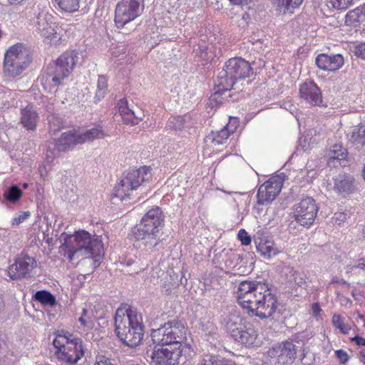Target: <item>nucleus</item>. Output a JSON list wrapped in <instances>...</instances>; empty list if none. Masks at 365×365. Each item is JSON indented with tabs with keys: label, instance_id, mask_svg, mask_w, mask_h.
<instances>
[{
	"label": "nucleus",
	"instance_id": "1",
	"mask_svg": "<svg viewBox=\"0 0 365 365\" xmlns=\"http://www.w3.org/2000/svg\"><path fill=\"white\" fill-rule=\"evenodd\" d=\"M237 299L240 307L250 316L261 319L272 317L279 303L267 282L243 281L238 285Z\"/></svg>",
	"mask_w": 365,
	"mask_h": 365
},
{
	"label": "nucleus",
	"instance_id": "2",
	"mask_svg": "<svg viewBox=\"0 0 365 365\" xmlns=\"http://www.w3.org/2000/svg\"><path fill=\"white\" fill-rule=\"evenodd\" d=\"M63 241L60 252L69 261L80 259L88 260L93 268L98 266L103 254L102 242L98 237H92L85 230H79L73 235L63 232L60 236Z\"/></svg>",
	"mask_w": 365,
	"mask_h": 365
},
{
	"label": "nucleus",
	"instance_id": "3",
	"mask_svg": "<svg viewBox=\"0 0 365 365\" xmlns=\"http://www.w3.org/2000/svg\"><path fill=\"white\" fill-rule=\"evenodd\" d=\"M164 226V215L159 207H155L147 212L140 223L133 229V235L137 240L158 251L165 247L164 238L160 230Z\"/></svg>",
	"mask_w": 365,
	"mask_h": 365
},
{
	"label": "nucleus",
	"instance_id": "4",
	"mask_svg": "<svg viewBox=\"0 0 365 365\" xmlns=\"http://www.w3.org/2000/svg\"><path fill=\"white\" fill-rule=\"evenodd\" d=\"M252 74L253 70L248 61L242 58L229 59L215 81V86L217 90L215 95L231 89H236L235 86L237 81L250 78Z\"/></svg>",
	"mask_w": 365,
	"mask_h": 365
},
{
	"label": "nucleus",
	"instance_id": "5",
	"mask_svg": "<svg viewBox=\"0 0 365 365\" xmlns=\"http://www.w3.org/2000/svg\"><path fill=\"white\" fill-rule=\"evenodd\" d=\"M78 59L74 51L61 54L53 64H50L41 76V84L49 92L56 91L62 81L68 78L74 68Z\"/></svg>",
	"mask_w": 365,
	"mask_h": 365
},
{
	"label": "nucleus",
	"instance_id": "6",
	"mask_svg": "<svg viewBox=\"0 0 365 365\" xmlns=\"http://www.w3.org/2000/svg\"><path fill=\"white\" fill-rule=\"evenodd\" d=\"M53 345L54 355L62 365H75L84 355L81 339L68 332L56 333Z\"/></svg>",
	"mask_w": 365,
	"mask_h": 365
},
{
	"label": "nucleus",
	"instance_id": "7",
	"mask_svg": "<svg viewBox=\"0 0 365 365\" xmlns=\"http://www.w3.org/2000/svg\"><path fill=\"white\" fill-rule=\"evenodd\" d=\"M186 329L184 323L174 319L165 322L158 329L151 330L150 336L154 344L160 346H172L185 349L182 345L186 338Z\"/></svg>",
	"mask_w": 365,
	"mask_h": 365
},
{
	"label": "nucleus",
	"instance_id": "8",
	"mask_svg": "<svg viewBox=\"0 0 365 365\" xmlns=\"http://www.w3.org/2000/svg\"><path fill=\"white\" fill-rule=\"evenodd\" d=\"M30 63L28 49L22 44L14 45L4 55V73L7 76L16 78L27 68Z\"/></svg>",
	"mask_w": 365,
	"mask_h": 365
},
{
	"label": "nucleus",
	"instance_id": "9",
	"mask_svg": "<svg viewBox=\"0 0 365 365\" xmlns=\"http://www.w3.org/2000/svg\"><path fill=\"white\" fill-rule=\"evenodd\" d=\"M292 341H286L269 349L256 365H292L298 351Z\"/></svg>",
	"mask_w": 365,
	"mask_h": 365
},
{
	"label": "nucleus",
	"instance_id": "10",
	"mask_svg": "<svg viewBox=\"0 0 365 365\" xmlns=\"http://www.w3.org/2000/svg\"><path fill=\"white\" fill-rule=\"evenodd\" d=\"M151 177L150 168L146 166L140 168L139 169H130L123 173L115 190V198H119L120 202L125 200L121 192L128 197L129 191L136 189L144 182L148 180ZM116 189V187H115Z\"/></svg>",
	"mask_w": 365,
	"mask_h": 365
},
{
	"label": "nucleus",
	"instance_id": "11",
	"mask_svg": "<svg viewBox=\"0 0 365 365\" xmlns=\"http://www.w3.org/2000/svg\"><path fill=\"white\" fill-rule=\"evenodd\" d=\"M144 335L143 325L138 319L130 324L118 325L115 327V336L125 346L134 348L138 346Z\"/></svg>",
	"mask_w": 365,
	"mask_h": 365
},
{
	"label": "nucleus",
	"instance_id": "12",
	"mask_svg": "<svg viewBox=\"0 0 365 365\" xmlns=\"http://www.w3.org/2000/svg\"><path fill=\"white\" fill-rule=\"evenodd\" d=\"M155 345L154 349L147 356L150 365H178L182 356L183 348L161 346Z\"/></svg>",
	"mask_w": 365,
	"mask_h": 365
},
{
	"label": "nucleus",
	"instance_id": "13",
	"mask_svg": "<svg viewBox=\"0 0 365 365\" xmlns=\"http://www.w3.org/2000/svg\"><path fill=\"white\" fill-rule=\"evenodd\" d=\"M318 210L315 200L311 197H307L294 205V217L301 226L309 227L314 222Z\"/></svg>",
	"mask_w": 365,
	"mask_h": 365
},
{
	"label": "nucleus",
	"instance_id": "14",
	"mask_svg": "<svg viewBox=\"0 0 365 365\" xmlns=\"http://www.w3.org/2000/svg\"><path fill=\"white\" fill-rule=\"evenodd\" d=\"M143 0H122L115 6V26L122 27L140 14Z\"/></svg>",
	"mask_w": 365,
	"mask_h": 365
},
{
	"label": "nucleus",
	"instance_id": "15",
	"mask_svg": "<svg viewBox=\"0 0 365 365\" xmlns=\"http://www.w3.org/2000/svg\"><path fill=\"white\" fill-rule=\"evenodd\" d=\"M36 265L34 258L26 255H21L15 259V262L9 266L8 275L12 279L26 277Z\"/></svg>",
	"mask_w": 365,
	"mask_h": 365
},
{
	"label": "nucleus",
	"instance_id": "16",
	"mask_svg": "<svg viewBox=\"0 0 365 365\" xmlns=\"http://www.w3.org/2000/svg\"><path fill=\"white\" fill-rule=\"evenodd\" d=\"M282 187V181L275 178H270L261 185L257 194L258 203L264 205L274 200L281 191Z\"/></svg>",
	"mask_w": 365,
	"mask_h": 365
},
{
	"label": "nucleus",
	"instance_id": "17",
	"mask_svg": "<svg viewBox=\"0 0 365 365\" xmlns=\"http://www.w3.org/2000/svg\"><path fill=\"white\" fill-rule=\"evenodd\" d=\"M315 63L320 70L334 72L343 66L344 59L343 56L339 53H320L316 57Z\"/></svg>",
	"mask_w": 365,
	"mask_h": 365
},
{
	"label": "nucleus",
	"instance_id": "18",
	"mask_svg": "<svg viewBox=\"0 0 365 365\" xmlns=\"http://www.w3.org/2000/svg\"><path fill=\"white\" fill-rule=\"evenodd\" d=\"M299 94L301 98L312 106H319L322 102L321 91L312 81L302 83L299 88Z\"/></svg>",
	"mask_w": 365,
	"mask_h": 365
},
{
	"label": "nucleus",
	"instance_id": "19",
	"mask_svg": "<svg viewBox=\"0 0 365 365\" xmlns=\"http://www.w3.org/2000/svg\"><path fill=\"white\" fill-rule=\"evenodd\" d=\"M53 16L46 11H41L36 16L35 21L36 31L42 36L48 38L55 33V24Z\"/></svg>",
	"mask_w": 365,
	"mask_h": 365
},
{
	"label": "nucleus",
	"instance_id": "20",
	"mask_svg": "<svg viewBox=\"0 0 365 365\" xmlns=\"http://www.w3.org/2000/svg\"><path fill=\"white\" fill-rule=\"evenodd\" d=\"M80 133L75 130H69L61 134V137L55 141L54 149L58 152H65L78 144H82Z\"/></svg>",
	"mask_w": 365,
	"mask_h": 365
},
{
	"label": "nucleus",
	"instance_id": "21",
	"mask_svg": "<svg viewBox=\"0 0 365 365\" xmlns=\"http://www.w3.org/2000/svg\"><path fill=\"white\" fill-rule=\"evenodd\" d=\"M119 116L124 124L135 125L143 120V114H136L134 110L128 107V101L125 98L120 99L118 103Z\"/></svg>",
	"mask_w": 365,
	"mask_h": 365
},
{
	"label": "nucleus",
	"instance_id": "22",
	"mask_svg": "<svg viewBox=\"0 0 365 365\" xmlns=\"http://www.w3.org/2000/svg\"><path fill=\"white\" fill-rule=\"evenodd\" d=\"M236 130V126L230 121L224 126L222 129L218 131H212L206 137V143H211L212 146L222 145L227 140L230 135Z\"/></svg>",
	"mask_w": 365,
	"mask_h": 365
},
{
	"label": "nucleus",
	"instance_id": "23",
	"mask_svg": "<svg viewBox=\"0 0 365 365\" xmlns=\"http://www.w3.org/2000/svg\"><path fill=\"white\" fill-rule=\"evenodd\" d=\"M334 190L339 194H348L353 190L354 178L341 173L333 178Z\"/></svg>",
	"mask_w": 365,
	"mask_h": 365
},
{
	"label": "nucleus",
	"instance_id": "24",
	"mask_svg": "<svg viewBox=\"0 0 365 365\" xmlns=\"http://www.w3.org/2000/svg\"><path fill=\"white\" fill-rule=\"evenodd\" d=\"M257 337V331L253 324L247 322L245 327L240 331L234 339L245 346H252L255 343Z\"/></svg>",
	"mask_w": 365,
	"mask_h": 365
},
{
	"label": "nucleus",
	"instance_id": "25",
	"mask_svg": "<svg viewBox=\"0 0 365 365\" xmlns=\"http://www.w3.org/2000/svg\"><path fill=\"white\" fill-rule=\"evenodd\" d=\"M247 322L243 317L234 313L229 314L226 318L225 327L232 337L235 338Z\"/></svg>",
	"mask_w": 365,
	"mask_h": 365
},
{
	"label": "nucleus",
	"instance_id": "26",
	"mask_svg": "<svg viewBox=\"0 0 365 365\" xmlns=\"http://www.w3.org/2000/svg\"><path fill=\"white\" fill-rule=\"evenodd\" d=\"M38 120V114L33 106H28L22 110L21 123L27 130L36 129Z\"/></svg>",
	"mask_w": 365,
	"mask_h": 365
},
{
	"label": "nucleus",
	"instance_id": "27",
	"mask_svg": "<svg viewBox=\"0 0 365 365\" xmlns=\"http://www.w3.org/2000/svg\"><path fill=\"white\" fill-rule=\"evenodd\" d=\"M135 319H138L137 316L132 314V311L128 304H121L115 310V327H118V325L130 324Z\"/></svg>",
	"mask_w": 365,
	"mask_h": 365
},
{
	"label": "nucleus",
	"instance_id": "28",
	"mask_svg": "<svg viewBox=\"0 0 365 365\" xmlns=\"http://www.w3.org/2000/svg\"><path fill=\"white\" fill-rule=\"evenodd\" d=\"M347 154L348 153L346 150L341 145H334L329 153V160L328 163L329 165L333 163L334 166H336V163H334L336 160V163H339V165L341 166H345L344 163L346 160Z\"/></svg>",
	"mask_w": 365,
	"mask_h": 365
},
{
	"label": "nucleus",
	"instance_id": "29",
	"mask_svg": "<svg viewBox=\"0 0 365 365\" xmlns=\"http://www.w3.org/2000/svg\"><path fill=\"white\" fill-rule=\"evenodd\" d=\"M255 242L256 244L257 252L266 259H270L279 252L277 248L275 247L273 243L270 241L259 239V242L257 240H255Z\"/></svg>",
	"mask_w": 365,
	"mask_h": 365
},
{
	"label": "nucleus",
	"instance_id": "30",
	"mask_svg": "<svg viewBox=\"0 0 365 365\" xmlns=\"http://www.w3.org/2000/svg\"><path fill=\"white\" fill-rule=\"evenodd\" d=\"M285 274L289 281L294 282L297 286L301 287L306 286L304 274L294 267H287L285 269Z\"/></svg>",
	"mask_w": 365,
	"mask_h": 365
},
{
	"label": "nucleus",
	"instance_id": "31",
	"mask_svg": "<svg viewBox=\"0 0 365 365\" xmlns=\"http://www.w3.org/2000/svg\"><path fill=\"white\" fill-rule=\"evenodd\" d=\"M34 299L43 306L53 307L57 303L56 297L51 292L46 290L36 292L34 296Z\"/></svg>",
	"mask_w": 365,
	"mask_h": 365
},
{
	"label": "nucleus",
	"instance_id": "32",
	"mask_svg": "<svg viewBox=\"0 0 365 365\" xmlns=\"http://www.w3.org/2000/svg\"><path fill=\"white\" fill-rule=\"evenodd\" d=\"M105 135L103 130L101 128H93L87 130L83 133H80V138L81 143L93 141L95 139L103 138Z\"/></svg>",
	"mask_w": 365,
	"mask_h": 365
},
{
	"label": "nucleus",
	"instance_id": "33",
	"mask_svg": "<svg viewBox=\"0 0 365 365\" xmlns=\"http://www.w3.org/2000/svg\"><path fill=\"white\" fill-rule=\"evenodd\" d=\"M349 140L354 144L365 146V125L354 128Z\"/></svg>",
	"mask_w": 365,
	"mask_h": 365
},
{
	"label": "nucleus",
	"instance_id": "34",
	"mask_svg": "<svg viewBox=\"0 0 365 365\" xmlns=\"http://www.w3.org/2000/svg\"><path fill=\"white\" fill-rule=\"evenodd\" d=\"M81 0H55L58 7L66 12H74L78 10Z\"/></svg>",
	"mask_w": 365,
	"mask_h": 365
},
{
	"label": "nucleus",
	"instance_id": "35",
	"mask_svg": "<svg viewBox=\"0 0 365 365\" xmlns=\"http://www.w3.org/2000/svg\"><path fill=\"white\" fill-rule=\"evenodd\" d=\"M200 365H236L233 362L220 359L218 356L212 354H205L203 356Z\"/></svg>",
	"mask_w": 365,
	"mask_h": 365
},
{
	"label": "nucleus",
	"instance_id": "36",
	"mask_svg": "<svg viewBox=\"0 0 365 365\" xmlns=\"http://www.w3.org/2000/svg\"><path fill=\"white\" fill-rule=\"evenodd\" d=\"M332 324L333 325L339 329L340 331L344 334H349L351 327L344 323V319L339 314H334L332 317Z\"/></svg>",
	"mask_w": 365,
	"mask_h": 365
},
{
	"label": "nucleus",
	"instance_id": "37",
	"mask_svg": "<svg viewBox=\"0 0 365 365\" xmlns=\"http://www.w3.org/2000/svg\"><path fill=\"white\" fill-rule=\"evenodd\" d=\"M107 91V81L105 77L99 76L97 83V90L96 93V99L100 101L105 96Z\"/></svg>",
	"mask_w": 365,
	"mask_h": 365
},
{
	"label": "nucleus",
	"instance_id": "38",
	"mask_svg": "<svg viewBox=\"0 0 365 365\" xmlns=\"http://www.w3.org/2000/svg\"><path fill=\"white\" fill-rule=\"evenodd\" d=\"M21 194L22 192L19 187L14 185L5 192L4 197L11 202H16L21 198Z\"/></svg>",
	"mask_w": 365,
	"mask_h": 365
},
{
	"label": "nucleus",
	"instance_id": "39",
	"mask_svg": "<svg viewBox=\"0 0 365 365\" xmlns=\"http://www.w3.org/2000/svg\"><path fill=\"white\" fill-rule=\"evenodd\" d=\"M49 130L53 133L58 132L61 128L64 127L63 121L59 117L52 115L49 120Z\"/></svg>",
	"mask_w": 365,
	"mask_h": 365
},
{
	"label": "nucleus",
	"instance_id": "40",
	"mask_svg": "<svg viewBox=\"0 0 365 365\" xmlns=\"http://www.w3.org/2000/svg\"><path fill=\"white\" fill-rule=\"evenodd\" d=\"M189 118L190 115H187L174 118L173 120H169V126L175 130H181L185 126L186 120Z\"/></svg>",
	"mask_w": 365,
	"mask_h": 365
},
{
	"label": "nucleus",
	"instance_id": "41",
	"mask_svg": "<svg viewBox=\"0 0 365 365\" xmlns=\"http://www.w3.org/2000/svg\"><path fill=\"white\" fill-rule=\"evenodd\" d=\"M273 4L277 8V10L283 14H291L290 9H288V0H273Z\"/></svg>",
	"mask_w": 365,
	"mask_h": 365
},
{
	"label": "nucleus",
	"instance_id": "42",
	"mask_svg": "<svg viewBox=\"0 0 365 365\" xmlns=\"http://www.w3.org/2000/svg\"><path fill=\"white\" fill-rule=\"evenodd\" d=\"M353 1L354 0H331L332 6L338 9H346Z\"/></svg>",
	"mask_w": 365,
	"mask_h": 365
},
{
	"label": "nucleus",
	"instance_id": "43",
	"mask_svg": "<svg viewBox=\"0 0 365 365\" xmlns=\"http://www.w3.org/2000/svg\"><path fill=\"white\" fill-rule=\"evenodd\" d=\"M239 259V255L235 254H232L227 256L225 260V267L227 269L234 268L237 264Z\"/></svg>",
	"mask_w": 365,
	"mask_h": 365
},
{
	"label": "nucleus",
	"instance_id": "44",
	"mask_svg": "<svg viewBox=\"0 0 365 365\" xmlns=\"http://www.w3.org/2000/svg\"><path fill=\"white\" fill-rule=\"evenodd\" d=\"M351 16H356V20L358 21H363V17H365V4L351 11Z\"/></svg>",
	"mask_w": 365,
	"mask_h": 365
},
{
	"label": "nucleus",
	"instance_id": "45",
	"mask_svg": "<svg viewBox=\"0 0 365 365\" xmlns=\"http://www.w3.org/2000/svg\"><path fill=\"white\" fill-rule=\"evenodd\" d=\"M354 53L358 58L365 60V42L354 47Z\"/></svg>",
	"mask_w": 365,
	"mask_h": 365
},
{
	"label": "nucleus",
	"instance_id": "46",
	"mask_svg": "<svg viewBox=\"0 0 365 365\" xmlns=\"http://www.w3.org/2000/svg\"><path fill=\"white\" fill-rule=\"evenodd\" d=\"M237 236L242 245H249L251 243V237L245 230H240Z\"/></svg>",
	"mask_w": 365,
	"mask_h": 365
},
{
	"label": "nucleus",
	"instance_id": "47",
	"mask_svg": "<svg viewBox=\"0 0 365 365\" xmlns=\"http://www.w3.org/2000/svg\"><path fill=\"white\" fill-rule=\"evenodd\" d=\"M30 216V212L26 211L20 213L17 217H14L11 223L13 225H18L23 222L26 219Z\"/></svg>",
	"mask_w": 365,
	"mask_h": 365
},
{
	"label": "nucleus",
	"instance_id": "48",
	"mask_svg": "<svg viewBox=\"0 0 365 365\" xmlns=\"http://www.w3.org/2000/svg\"><path fill=\"white\" fill-rule=\"evenodd\" d=\"M335 356L339 360L340 363L343 364H346L349 359L348 354L342 349L336 350L335 351Z\"/></svg>",
	"mask_w": 365,
	"mask_h": 365
},
{
	"label": "nucleus",
	"instance_id": "49",
	"mask_svg": "<svg viewBox=\"0 0 365 365\" xmlns=\"http://www.w3.org/2000/svg\"><path fill=\"white\" fill-rule=\"evenodd\" d=\"M88 311L86 309H83V311H82V314H81V316L80 317V318L78 319V321L83 326V327H86V326H88L90 322L88 320V319L90 318L88 316Z\"/></svg>",
	"mask_w": 365,
	"mask_h": 365
},
{
	"label": "nucleus",
	"instance_id": "50",
	"mask_svg": "<svg viewBox=\"0 0 365 365\" xmlns=\"http://www.w3.org/2000/svg\"><path fill=\"white\" fill-rule=\"evenodd\" d=\"M289 1V6L288 9H290V13L293 14L294 11L299 7V6L303 2V0H288Z\"/></svg>",
	"mask_w": 365,
	"mask_h": 365
},
{
	"label": "nucleus",
	"instance_id": "51",
	"mask_svg": "<svg viewBox=\"0 0 365 365\" xmlns=\"http://www.w3.org/2000/svg\"><path fill=\"white\" fill-rule=\"evenodd\" d=\"M94 365H113V364L110 359L106 358L104 356H101L98 358V361Z\"/></svg>",
	"mask_w": 365,
	"mask_h": 365
},
{
	"label": "nucleus",
	"instance_id": "52",
	"mask_svg": "<svg viewBox=\"0 0 365 365\" xmlns=\"http://www.w3.org/2000/svg\"><path fill=\"white\" fill-rule=\"evenodd\" d=\"M351 340L354 341L358 346H365V339L359 336H355Z\"/></svg>",
	"mask_w": 365,
	"mask_h": 365
},
{
	"label": "nucleus",
	"instance_id": "53",
	"mask_svg": "<svg viewBox=\"0 0 365 365\" xmlns=\"http://www.w3.org/2000/svg\"><path fill=\"white\" fill-rule=\"evenodd\" d=\"M312 309L313 312L314 316L317 317L319 314V312L322 311L319 305L317 303H314L312 306Z\"/></svg>",
	"mask_w": 365,
	"mask_h": 365
},
{
	"label": "nucleus",
	"instance_id": "54",
	"mask_svg": "<svg viewBox=\"0 0 365 365\" xmlns=\"http://www.w3.org/2000/svg\"><path fill=\"white\" fill-rule=\"evenodd\" d=\"M356 266L361 269H365V257H362L356 261Z\"/></svg>",
	"mask_w": 365,
	"mask_h": 365
},
{
	"label": "nucleus",
	"instance_id": "55",
	"mask_svg": "<svg viewBox=\"0 0 365 365\" xmlns=\"http://www.w3.org/2000/svg\"><path fill=\"white\" fill-rule=\"evenodd\" d=\"M233 5H243L247 4L249 0H228Z\"/></svg>",
	"mask_w": 365,
	"mask_h": 365
},
{
	"label": "nucleus",
	"instance_id": "56",
	"mask_svg": "<svg viewBox=\"0 0 365 365\" xmlns=\"http://www.w3.org/2000/svg\"><path fill=\"white\" fill-rule=\"evenodd\" d=\"M356 262L354 264V265H351V264H347L345 267V269H346V272L347 273L349 272H351V271H353L355 268H358L356 266Z\"/></svg>",
	"mask_w": 365,
	"mask_h": 365
},
{
	"label": "nucleus",
	"instance_id": "57",
	"mask_svg": "<svg viewBox=\"0 0 365 365\" xmlns=\"http://www.w3.org/2000/svg\"><path fill=\"white\" fill-rule=\"evenodd\" d=\"M43 240L48 244V245H51L53 242V238L52 237H49L48 235H46V236H44L43 237Z\"/></svg>",
	"mask_w": 365,
	"mask_h": 365
},
{
	"label": "nucleus",
	"instance_id": "58",
	"mask_svg": "<svg viewBox=\"0 0 365 365\" xmlns=\"http://www.w3.org/2000/svg\"><path fill=\"white\" fill-rule=\"evenodd\" d=\"M10 4H19L20 2H21L23 0H8Z\"/></svg>",
	"mask_w": 365,
	"mask_h": 365
},
{
	"label": "nucleus",
	"instance_id": "59",
	"mask_svg": "<svg viewBox=\"0 0 365 365\" xmlns=\"http://www.w3.org/2000/svg\"><path fill=\"white\" fill-rule=\"evenodd\" d=\"M3 307H4V301H3L2 298L0 297V312L1 311Z\"/></svg>",
	"mask_w": 365,
	"mask_h": 365
},
{
	"label": "nucleus",
	"instance_id": "60",
	"mask_svg": "<svg viewBox=\"0 0 365 365\" xmlns=\"http://www.w3.org/2000/svg\"><path fill=\"white\" fill-rule=\"evenodd\" d=\"M77 354H78L77 351H75V352L69 351V354H71V356H76Z\"/></svg>",
	"mask_w": 365,
	"mask_h": 365
},
{
	"label": "nucleus",
	"instance_id": "61",
	"mask_svg": "<svg viewBox=\"0 0 365 365\" xmlns=\"http://www.w3.org/2000/svg\"><path fill=\"white\" fill-rule=\"evenodd\" d=\"M339 216L340 217H343V218H345V216L343 214H341V213H339Z\"/></svg>",
	"mask_w": 365,
	"mask_h": 365
},
{
	"label": "nucleus",
	"instance_id": "62",
	"mask_svg": "<svg viewBox=\"0 0 365 365\" xmlns=\"http://www.w3.org/2000/svg\"><path fill=\"white\" fill-rule=\"evenodd\" d=\"M363 234H364V237H365V227L363 229Z\"/></svg>",
	"mask_w": 365,
	"mask_h": 365
},
{
	"label": "nucleus",
	"instance_id": "63",
	"mask_svg": "<svg viewBox=\"0 0 365 365\" xmlns=\"http://www.w3.org/2000/svg\"><path fill=\"white\" fill-rule=\"evenodd\" d=\"M27 186H28V185H27V184H26V183H25V184H24V187H25V188H26V187H27Z\"/></svg>",
	"mask_w": 365,
	"mask_h": 365
},
{
	"label": "nucleus",
	"instance_id": "64",
	"mask_svg": "<svg viewBox=\"0 0 365 365\" xmlns=\"http://www.w3.org/2000/svg\"><path fill=\"white\" fill-rule=\"evenodd\" d=\"M122 51H123V53H125V48L122 49Z\"/></svg>",
	"mask_w": 365,
	"mask_h": 365
}]
</instances>
